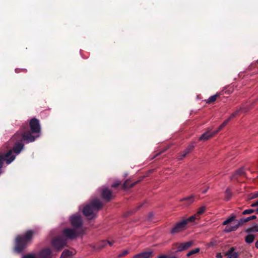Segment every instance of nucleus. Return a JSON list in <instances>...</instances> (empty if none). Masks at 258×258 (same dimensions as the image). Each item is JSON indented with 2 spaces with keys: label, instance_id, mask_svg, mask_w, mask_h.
I'll list each match as a JSON object with an SVG mask.
<instances>
[{
  "label": "nucleus",
  "instance_id": "dca6fc26",
  "mask_svg": "<svg viewBox=\"0 0 258 258\" xmlns=\"http://www.w3.org/2000/svg\"><path fill=\"white\" fill-rule=\"evenodd\" d=\"M195 201V196H190L188 197H187L186 198L182 199L180 200L181 202L184 201L185 202L186 205L188 206L192 204Z\"/></svg>",
  "mask_w": 258,
  "mask_h": 258
},
{
  "label": "nucleus",
  "instance_id": "a211bd4d",
  "mask_svg": "<svg viewBox=\"0 0 258 258\" xmlns=\"http://www.w3.org/2000/svg\"><path fill=\"white\" fill-rule=\"evenodd\" d=\"M246 232L247 233H254L256 232H258V225L255 224L253 226H252L249 228H248L246 230Z\"/></svg>",
  "mask_w": 258,
  "mask_h": 258
},
{
  "label": "nucleus",
  "instance_id": "a878e982",
  "mask_svg": "<svg viewBox=\"0 0 258 258\" xmlns=\"http://www.w3.org/2000/svg\"><path fill=\"white\" fill-rule=\"evenodd\" d=\"M142 253L144 254V256H142V258H149L152 255V252L146 251L145 252H142Z\"/></svg>",
  "mask_w": 258,
  "mask_h": 258
},
{
  "label": "nucleus",
  "instance_id": "473e14b6",
  "mask_svg": "<svg viewBox=\"0 0 258 258\" xmlns=\"http://www.w3.org/2000/svg\"><path fill=\"white\" fill-rule=\"evenodd\" d=\"M258 197V191L253 193L250 197L251 199H254Z\"/></svg>",
  "mask_w": 258,
  "mask_h": 258
},
{
  "label": "nucleus",
  "instance_id": "c756f323",
  "mask_svg": "<svg viewBox=\"0 0 258 258\" xmlns=\"http://www.w3.org/2000/svg\"><path fill=\"white\" fill-rule=\"evenodd\" d=\"M128 253V250L125 249L122 250L119 254V256H123Z\"/></svg>",
  "mask_w": 258,
  "mask_h": 258
},
{
  "label": "nucleus",
  "instance_id": "6ab92c4d",
  "mask_svg": "<svg viewBox=\"0 0 258 258\" xmlns=\"http://www.w3.org/2000/svg\"><path fill=\"white\" fill-rule=\"evenodd\" d=\"M248 235L245 237V242H253L254 235L252 233H247Z\"/></svg>",
  "mask_w": 258,
  "mask_h": 258
},
{
  "label": "nucleus",
  "instance_id": "72a5a7b5",
  "mask_svg": "<svg viewBox=\"0 0 258 258\" xmlns=\"http://www.w3.org/2000/svg\"><path fill=\"white\" fill-rule=\"evenodd\" d=\"M142 256H144V254L141 253L135 255L134 256V258H142Z\"/></svg>",
  "mask_w": 258,
  "mask_h": 258
},
{
  "label": "nucleus",
  "instance_id": "ddd939ff",
  "mask_svg": "<svg viewBox=\"0 0 258 258\" xmlns=\"http://www.w3.org/2000/svg\"><path fill=\"white\" fill-rule=\"evenodd\" d=\"M74 250H64L61 253L60 258H74Z\"/></svg>",
  "mask_w": 258,
  "mask_h": 258
},
{
  "label": "nucleus",
  "instance_id": "2f4dec72",
  "mask_svg": "<svg viewBox=\"0 0 258 258\" xmlns=\"http://www.w3.org/2000/svg\"><path fill=\"white\" fill-rule=\"evenodd\" d=\"M22 258H36V256L34 254H30L23 256Z\"/></svg>",
  "mask_w": 258,
  "mask_h": 258
},
{
  "label": "nucleus",
  "instance_id": "f257e3e1",
  "mask_svg": "<svg viewBox=\"0 0 258 258\" xmlns=\"http://www.w3.org/2000/svg\"><path fill=\"white\" fill-rule=\"evenodd\" d=\"M30 126L31 133L30 131H26L24 128L18 131L11 139L9 144H14L13 151L10 150L7 153L3 154L0 153V174L2 173V168L4 161L7 164H9L15 159L16 156L19 154L23 149L24 145L22 141L26 143H29L35 141V139L39 137L40 134V125L39 121L36 118L32 119L30 121Z\"/></svg>",
  "mask_w": 258,
  "mask_h": 258
},
{
  "label": "nucleus",
  "instance_id": "58836bf2",
  "mask_svg": "<svg viewBox=\"0 0 258 258\" xmlns=\"http://www.w3.org/2000/svg\"><path fill=\"white\" fill-rule=\"evenodd\" d=\"M208 188H209V187H207L206 189L203 190L202 191V192L203 194H205L207 191Z\"/></svg>",
  "mask_w": 258,
  "mask_h": 258
},
{
  "label": "nucleus",
  "instance_id": "b1692460",
  "mask_svg": "<svg viewBox=\"0 0 258 258\" xmlns=\"http://www.w3.org/2000/svg\"><path fill=\"white\" fill-rule=\"evenodd\" d=\"M231 197V193L229 189H227L225 191V199L228 201Z\"/></svg>",
  "mask_w": 258,
  "mask_h": 258
},
{
  "label": "nucleus",
  "instance_id": "37998d69",
  "mask_svg": "<svg viewBox=\"0 0 258 258\" xmlns=\"http://www.w3.org/2000/svg\"><path fill=\"white\" fill-rule=\"evenodd\" d=\"M109 245H112L111 244H112V243L109 242Z\"/></svg>",
  "mask_w": 258,
  "mask_h": 258
},
{
  "label": "nucleus",
  "instance_id": "cd10ccee",
  "mask_svg": "<svg viewBox=\"0 0 258 258\" xmlns=\"http://www.w3.org/2000/svg\"><path fill=\"white\" fill-rule=\"evenodd\" d=\"M217 95H213V96H210L208 99V101H207V102L208 103H210V102H214V101L216 100V98H217Z\"/></svg>",
  "mask_w": 258,
  "mask_h": 258
},
{
  "label": "nucleus",
  "instance_id": "0eeeda50",
  "mask_svg": "<svg viewBox=\"0 0 258 258\" xmlns=\"http://www.w3.org/2000/svg\"><path fill=\"white\" fill-rule=\"evenodd\" d=\"M186 226V221L183 220L176 223L172 228L170 233L175 234L181 232L185 228Z\"/></svg>",
  "mask_w": 258,
  "mask_h": 258
},
{
  "label": "nucleus",
  "instance_id": "9d476101",
  "mask_svg": "<svg viewBox=\"0 0 258 258\" xmlns=\"http://www.w3.org/2000/svg\"><path fill=\"white\" fill-rule=\"evenodd\" d=\"M53 251L49 248H45L42 250L40 253L41 258H50L53 253Z\"/></svg>",
  "mask_w": 258,
  "mask_h": 258
},
{
  "label": "nucleus",
  "instance_id": "c85d7f7f",
  "mask_svg": "<svg viewBox=\"0 0 258 258\" xmlns=\"http://www.w3.org/2000/svg\"><path fill=\"white\" fill-rule=\"evenodd\" d=\"M129 181L128 180H126L125 181V182L123 183V188H128L129 187H132L133 186L136 182H134L133 183H132L131 185H128V183Z\"/></svg>",
  "mask_w": 258,
  "mask_h": 258
},
{
  "label": "nucleus",
  "instance_id": "2eb2a0df",
  "mask_svg": "<svg viewBox=\"0 0 258 258\" xmlns=\"http://www.w3.org/2000/svg\"><path fill=\"white\" fill-rule=\"evenodd\" d=\"M216 134H214V132L213 133H211L210 132H207L203 134L200 138V140H203V141H206L213 137L214 135Z\"/></svg>",
  "mask_w": 258,
  "mask_h": 258
},
{
  "label": "nucleus",
  "instance_id": "9b49d317",
  "mask_svg": "<svg viewBox=\"0 0 258 258\" xmlns=\"http://www.w3.org/2000/svg\"><path fill=\"white\" fill-rule=\"evenodd\" d=\"M27 246V243H16V244L14 248V251L17 253H21Z\"/></svg>",
  "mask_w": 258,
  "mask_h": 258
},
{
  "label": "nucleus",
  "instance_id": "423d86ee",
  "mask_svg": "<svg viewBox=\"0 0 258 258\" xmlns=\"http://www.w3.org/2000/svg\"><path fill=\"white\" fill-rule=\"evenodd\" d=\"M80 231L76 229L67 228L63 230V235L66 238L73 239L76 237Z\"/></svg>",
  "mask_w": 258,
  "mask_h": 258
},
{
  "label": "nucleus",
  "instance_id": "bb28decb",
  "mask_svg": "<svg viewBox=\"0 0 258 258\" xmlns=\"http://www.w3.org/2000/svg\"><path fill=\"white\" fill-rule=\"evenodd\" d=\"M254 211H255L253 209H247V210H245L243 211L242 214L243 215L250 214L253 213Z\"/></svg>",
  "mask_w": 258,
  "mask_h": 258
},
{
  "label": "nucleus",
  "instance_id": "c9c22d12",
  "mask_svg": "<svg viewBox=\"0 0 258 258\" xmlns=\"http://www.w3.org/2000/svg\"><path fill=\"white\" fill-rule=\"evenodd\" d=\"M167 256L166 255H161L159 256L157 258H167Z\"/></svg>",
  "mask_w": 258,
  "mask_h": 258
},
{
  "label": "nucleus",
  "instance_id": "7c9ffc66",
  "mask_svg": "<svg viewBox=\"0 0 258 258\" xmlns=\"http://www.w3.org/2000/svg\"><path fill=\"white\" fill-rule=\"evenodd\" d=\"M121 182L117 180H116L113 184H112L111 186L113 187H115L119 185L120 184Z\"/></svg>",
  "mask_w": 258,
  "mask_h": 258
},
{
  "label": "nucleus",
  "instance_id": "ea45409f",
  "mask_svg": "<svg viewBox=\"0 0 258 258\" xmlns=\"http://www.w3.org/2000/svg\"><path fill=\"white\" fill-rule=\"evenodd\" d=\"M255 246L257 248H258V243H255Z\"/></svg>",
  "mask_w": 258,
  "mask_h": 258
},
{
  "label": "nucleus",
  "instance_id": "aec40b11",
  "mask_svg": "<svg viewBox=\"0 0 258 258\" xmlns=\"http://www.w3.org/2000/svg\"><path fill=\"white\" fill-rule=\"evenodd\" d=\"M205 211H206V207L202 206L198 209L196 214L200 218V215H201L202 214H203L205 212Z\"/></svg>",
  "mask_w": 258,
  "mask_h": 258
},
{
  "label": "nucleus",
  "instance_id": "a19ab883",
  "mask_svg": "<svg viewBox=\"0 0 258 258\" xmlns=\"http://www.w3.org/2000/svg\"><path fill=\"white\" fill-rule=\"evenodd\" d=\"M103 242H111L110 240H106V241H103Z\"/></svg>",
  "mask_w": 258,
  "mask_h": 258
},
{
  "label": "nucleus",
  "instance_id": "1a4fd4ad",
  "mask_svg": "<svg viewBox=\"0 0 258 258\" xmlns=\"http://www.w3.org/2000/svg\"><path fill=\"white\" fill-rule=\"evenodd\" d=\"M101 195L103 198L106 201L110 200L112 197L111 191L106 187H103L102 188Z\"/></svg>",
  "mask_w": 258,
  "mask_h": 258
},
{
  "label": "nucleus",
  "instance_id": "c03bdc74",
  "mask_svg": "<svg viewBox=\"0 0 258 258\" xmlns=\"http://www.w3.org/2000/svg\"><path fill=\"white\" fill-rule=\"evenodd\" d=\"M15 71H16V72L17 73V69H16V70H15Z\"/></svg>",
  "mask_w": 258,
  "mask_h": 258
},
{
  "label": "nucleus",
  "instance_id": "393cba45",
  "mask_svg": "<svg viewBox=\"0 0 258 258\" xmlns=\"http://www.w3.org/2000/svg\"><path fill=\"white\" fill-rule=\"evenodd\" d=\"M245 174L244 170L243 168H240L237 170L235 172V174L239 176H242Z\"/></svg>",
  "mask_w": 258,
  "mask_h": 258
},
{
  "label": "nucleus",
  "instance_id": "5701e85b",
  "mask_svg": "<svg viewBox=\"0 0 258 258\" xmlns=\"http://www.w3.org/2000/svg\"><path fill=\"white\" fill-rule=\"evenodd\" d=\"M199 251H200V248H195V249L190 251L189 252H188L187 253L186 255L187 256H191V255H193V254H194L195 253H197L199 252Z\"/></svg>",
  "mask_w": 258,
  "mask_h": 258
},
{
  "label": "nucleus",
  "instance_id": "79ce46f5",
  "mask_svg": "<svg viewBox=\"0 0 258 258\" xmlns=\"http://www.w3.org/2000/svg\"><path fill=\"white\" fill-rule=\"evenodd\" d=\"M111 240L112 241V242H114V241L116 240V239H112Z\"/></svg>",
  "mask_w": 258,
  "mask_h": 258
},
{
  "label": "nucleus",
  "instance_id": "6e6552de",
  "mask_svg": "<svg viewBox=\"0 0 258 258\" xmlns=\"http://www.w3.org/2000/svg\"><path fill=\"white\" fill-rule=\"evenodd\" d=\"M33 234L32 230H29L27 231L23 235H18L15 239V242H26L31 239Z\"/></svg>",
  "mask_w": 258,
  "mask_h": 258
},
{
  "label": "nucleus",
  "instance_id": "f704fd0d",
  "mask_svg": "<svg viewBox=\"0 0 258 258\" xmlns=\"http://www.w3.org/2000/svg\"><path fill=\"white\" fill-rule=\"evenodd\" d=\"M217 258H222L223 257V256L222 255V254H221V253H217L216 254V256Z\"/></svg>",
  "mask_w": 258,
  "mask_h": 258
},
{
  "label": "nucleus",
  "instance_id": "e433bc0d",
  "mask_svg": "<svg viewBox=\"0 0 258 258\" xmlns=\"http://www.w3.org/2000/svg\"><path fill=\"white\" fill-rule=\"evenodd\" d=\"M189 152V151L188 150H186L185 151V153L182 155V158H180V159H181L182 158H183L184 157H185V156L186 155V154H187Z\"/></svg>",
  "mask_w": 258,
  "mask_h": 258
},
{
  "label": "nucleus",
  "instance_id": "a18cd8bd",
  "mask_svg": "<svg viewBox=\"0 0 258 258\" xmlns=\"http://www.w3.org/2000/svg\"><path fill=\"white\" fill-rule=\"evenodd\" d=\"M256 242H258V240Z\"/></svg>",
  "mask_w": 258,
  "mask_h": 258
},
{
  "label": "nucleus",
  "instance_id": "f8f14e48",
  "mask_svg": "<svg viewBox=\"0 0 258 258\" xmlns=\"http://www.w3.org/2000/svg\"><path fill=\"white\" fill-rule=\"evenodd\" d=\"M51 250L53 252H57L61 250L65 246L66 243H52Z\"/></svg>",
  "mask_w": 258,
  "mask_h": 258
},
{
  "label": "nucleus",
  "instance_id": "f03ea898",
  "mask_svg": "<svg viewBox=\"0 0 258 258\" xmlns=\"http://www.w3.org/2000/svg\"><path fill=\"white\" fill-rule=\"evenodd\" d=\"M102 207V204L98 199H94L86 205L83 209L84 215L88 219H92L96 217V212Z\"/></svg>",
  "mask_w": 258,
  "mask_h": 258
},
{
  "label": "nucleus",
  "instance_id": "4be33fe9",
  "mask_svg": "<svg viewBox=\"0 0 258 258\" xmlns=\"http://www.w3.org/2000/svg\"><path fill=\"white\" fill-rule=\"evenodd\" d=\"M256 218V217L255 215H252V216H249L248 217H247L245 219H240V221L239 222H241V223L245 222H247L251 220L255 219Z\"/></svg>",
  "mask_w": 258,
  "mask_h": 258
},
{
  "label": "nucleus",
  "instance_id": "f3484780",
  "mask_svg": "<svg viewBox=\"0 0 258 258\" xmlns=\"http://www.w3.org/2000/svg\"><path fill=\"white\" fill-rule=\"evenodd\" d=\"M191 246L190 243H182L179 246L176 251H181L188 248Z\"/></svg>",
  "mask_w": 258,
  "mask_h": 258
},
{
  "label": "nucleus",
  "instance_id": "39448f33",
  "mask_svg": "<svg viewBox=\"0 0 258 258\" xmlns=\"http://www.w3.org/2000/svg\"><path fill=\"white\" fill-rule=\"evenodd\" d=\"M70 220L73 227L81 232L83 222L80 215H74L70 217Z\"/></svg>",
  "mask_w": 258,
  "mask_h": 258
},
{
  "label": "nucleus",
  "instance_id": "412c9836",
  "mask_svg": "<svg viewBox=\"0 0 258 258\" xmlns=\"http://www.w3.org/2000/svg\"><path fill=\"white\" fill-rule=\"evenodd\" d=\"M200 218L195 214L194 215H192V216L189 217L187 219L183 220V221H186V224H187L188 222H194L196 220H198Z\"/></svg>",
  "mask_w": 258,
  "mask_h": 258
},
{
  "label": "nucleus",
  "instance_id": "7ed1b4c3",
  "mask_svg": "<svg viewBox=\"0 0 258 258\" xmlns=\"http://www.w3.org/2000/svg\"><path fill=\"white\" fill-rule=\"evenodd\" d=\"M223 225H226L224 231L225 232H230L236 230L240 225V222H236L235 221V217L232 216L225 220L223 222Z\"/></svg>",
  "mask_w": 258,
  "mask_h": 258
},
{
  "label": "nucleus",
  "instance_id": "4c0bfd02",
  "mask_svg": "<svg viewBox=\"0 0 258 258\" xmlns=\"http://www.w3.org/2000/svg\"><path fill=\"white\" fill-rule=\"evenodd\" d=\"M51 242H63V241L61 239H56V240H53Z\"/></svg>",
  "mask_w": 258,
  "mask_h": 258
},
{
  "label": "nucleus",
  "instance_id": "4468645a",
  "mask_svg": "<svg viewBox=\"0 0 258 258\" xmlns=\"http://www.w3.org/2000/svg\"><path fill=\"white\" fill-rule=\"evenodd\" d=\"M225 255L227 258H237V253L234 251L233 247H231L227 252H226Z\"/></svg>",
  "mask_w": 258,
  "mask_h": 258
},
{
  "label": "nucleus",
  "instance_id": "20e7f679",
  "mask_svg": "<svg viewBox=\"0 0 258 258\" xmlns=\"http://www.w3.org/2000/svg\"><path fill=\"white\" fill-rule=\"evenodd\" d=\"M251 107L249 104L244 105L239 110H236L235 112L232 113L231 116L227 119L224 122L219 126L218 130L214 132V134H217L219 131L223 128L229 122V121L231 119V118L235 116L239 112H241L242 113H245L247 112L250 109Z\"/></svg>",
  "mask_w": 258,
  "mask_h": 258
}]
</instances>
